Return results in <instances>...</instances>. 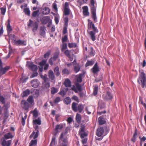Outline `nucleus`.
<instances>
[{
    "label": "nucleus",
    "mask_w": 146,
    "mask_h": 146,
    "mask_svg": "<svg viewBox=\"0 0 146 146\" xmlns=\"http://www.w3.org/2000/svg\"><path fill=\"white\" fill-rule=\"evenodd\" d=\"M46 30V28L44 26L41 27H40V35L44 36L45 34V31Z\"/></svg>",
    "instance_id": "5701e85b"
},
{
    "label": "nucleus",
    "mask_w": 146,
    "mask_h": 146,
    "mask_svg": "<svg viewBox=\"0 0 146 146\" xmlns=\"http://www.w3.org/2000/svg\"><path fill=\"white\" fill-rule=\"evenodd\" d=\"M55 137L53 136L52 138V140L50 144V146H54L55 143Z\"/></svg>",
    "instance_id": "58836bf2"
},
{
    "label": "nucleus",
    "mask_w": 146,
    "mask_h": 146,
    "mask_svg": "<svg viewBox=\"0 0 146 146\" xmlns=\"http://www.w3.org/2000/svg\"><path fill=\"white\" fill-rule=\"evenodd\" d=\"M76 120L78 123H80L81 120V115L77 113L76 116Z\"/></svg>",
    "instance_id": "7c9ffc66"
},
{
    "label": "nucleus",
    "mask_w": 146,
    "mask_h": 146,
    "mask_svg": "<svg viewBox=\"0 0 146 146\" xmlns=\"http://www.w3.org/2000/svg\"><path fill=\"white\" fill-rule=\"evenodd\" d=\"M53 9L55 10L56 11H57V5L55 3H54L53 4Z\"/></svg>",
    "instance_id": "338daca9"
},
{
    "label": "nucleus",
    "mask_w": 146,
    "mask_h": 146,
    "mask_svg": "<svg viewBox=\"0 0 146 146\" xmlns=\"http://www.w3.org/2000/svg\"><path fill=\"white\" fill-rule=\"evenodd\" d=\"M13 136L12 135L11 133H8L5 134L4 136L3 139H11L13 138Z\"/></svg>",
    "instance_id": "412c9836"
},
{
    "label": "nucleus",
    "mask_w": 146,
    "mask_h": 146,
    "mask_svg": "<svg viewBox=\"0 0 146 146\" xmlns=\"http://www.w3.org/2000/svg\"><path fill=\"white\" fill-rule=\"evenodd\" d=\"M59 94L61 95L62 97H64V96L66 95V93L65 92L64 90H62L59 93Z\"/></svg>",
    "instance_id": "052dcab7"
},
{
    "label": "nucleus",
    "mask_w": 146,
    "mask_h": 146,
    "mask_svg": "<svg viewBox=\"0 0 146 146\" xmlns=\"http://www.w3.org/2000/svg\"><path fill=\"white\" fill-rule=\"evenodd\" d=\"M64 53L68 57L70 55V51L68 50H67L65 51L64 50Z\"/></svg>",
    "instance_id": "a18cd8bd"
},
{
    "label": "nucleus",
    "mask_w": 146,
    "mask_h": 146,
    "mask_svg": "<svg viewBox=\"0 0 146 146\" xmlns=\"http://www.w3.org/2000/svg\"><path fill=\"white\" fill-rule=\"evenodd\" d=\"M90 3V7L92 14V17L94 21L95 22H96L97 21L96 14V7L94 5L95 2L94 0H91Z\"/></svg>",
    "instance_id": "f257e3e1"
},
{
    "label": "nucleus",
    "mask_w": 146,
    "mask_h": 146,
    "mask_svg": "<svg viewBox=\"0 0 146 146\" xmlns=\"http://www.w3.org/2000/svg\"><path fill=\"white\" fill-rule=\"evenodd\" d=\"M88 30L92 29L93 30H94L96 31H98L97 28L95 26V25L92 21L90 19H88Z\"/></svg>",
    "instance_id": "6e6552de"
},
{
    "label": "nucleus",
    "mask_w": 146,
    "mask_h": 146,
    "mask_svg": "<svg viewBox=\"0 0 146 146\" xmlns=\"http://www.w3.org/2000/svg\"><path fill=\"white\" fill-rule=\"evenodd\" d=\"M27 100L29 103L31 104H32V103L34 102L33 96H30L28 98Z\"/></svg>",
    "instance_id": "f704fd0d"
},
{
    "label": "nucleus",
    "mask_w": 146,
    "mask_h": 146,
    "mask_svg": "<svg viewBox=\"0 0 146 146\" xmlns=\"http://www.w3.org/2000/svg\"><path fill=\"white\" fill-rule=\"evenodd\" d=\"M68 40V37L67 35H65L62 38V43H66V42Z\"/></svg>",
    "instance_id": "79ce46f5"
},
{
    "label": "nucleus",
    "mask_w": 146,
    "mask_h": 146,
    "mask_svg": "<svg viewBox=\"0 0 146 146\" xmlns=\"http://www.w3.org/2000/svg\"><path fill=\"white\" fill-rule=\"evenodd\" d=\"M59 16H56L54 17V20L56 24H57L59 21Z\"/></svg>",
    "instance_id": "603ef678"
},
{
    "label": "nucleus",
    "mask_w": 146,
    "mask_h": 146,
    "mask_svg": "<svg viewBox=\"0 0 146 146\" xmlns=\"http://www.w3.org/2000/svg\"><path fill=\"white\" fill-rule=\"evenodd\" d=\"M34 139L35 140H32L31 141L29 144V146H36L37 140L35 139Z\"/></svg>",
    "instance_id": "a878e982"
},
{
    "label": "nucleus",
    "mask_w": 146,
    "mask_h": 146,
    "mask_svg": "<svg viewBox=\"0 0 146 146\" xmlns=\"http://www.w3.org/2000/svg\"><path fill=\"white\" fill-rule=\"evenodd\" d=\"M94 63V62L93 60H88L85 64V66L87 67L89 66L92 65Z\"/></svg>",
    "instance_id": "72a5a7b5"
},
{
    "label": "nucleus",
    "mask_w": 146,
    "mask_h": 146,
    "mask_svg": "<svg viewBox=\"0 0 146 146\" xmlns=\"http://www.w3.org/2000/svg\"><path fill=\"white\" fill-rule=\"evenodd\" d=\"M64 13L65 15H69L70 14V9L68 8H64Z\"/></svg>",
    "instance_id": "37998d69"
},
{
    "label": "nucleus",
    "mask_w": 146,
    "mask_h": 146,
    "mask_svg": "<svg viewBox=\"0 0 146 146\" xmlns=\"http://www.w3.org/2000/svg\"><path fill=\"white\" fill-rule=\"evenodd\" d=\"M48 75L49 78L51 80H54L55 79V76L53 71L51 70H49Z\"/></svg>",
    "instance_id": "dca6fc26"
},
{
    "label": "nucleus",
    "mask_w": 146,
    "mask_h": 146,
    "mask_svg": "<svg viewBox=\"0 0 146 146\" xmlns=\"http://www.w3.org/2000/svg\"><path fill=\"white\" fill-rule=\"evenodd\" d=\"M33 123L34 124L36 125L38 124L39 125L41 124V120L40 118H38L37 119H35L33 121Z\"/></svg>",
    "instance_id": "2f4dec72"
},
{
    "label": "nucleus",
    "mask_w": 146,
    "mask_h": 146,
    "mask_svg": "<svg viewBox=\"0 0 146 146\" xmlns=\"http://www.w3.org/2000/svg\"><path fill=\"white\" fill-rule=\"evenodd\" d=\"M8 24L7 26V30L8 34L11 33L12 30V27L11 26L9 20L7 21Z\"/></svg>",
    "instance_id": "f3484780"
},
{
    "label": "nucleus",
    "mask_w": 146,
    "mask_h": 146,
    "mask_svg": "<svg viewBox=\"0 0 146 146\" xmlns=\"http://www.w3.org/2000/svg\"><path fill=\"white\" fill-rule=\"evenodd\" d=\"M0 100L3 104H4L5 103V98L3 97L0 95Z\"/></svg>",
    "instance_id": "5fc2aeb1"
},
{
    "label": "nucleus",
    "mask_w": 146,
    "mask_h": 146,
    "mask_svg": "<svg viewBox=\"0 0 146 146\" xmlns=\"http://www.w3.org/2000/svg\"><path fill=\"white\" fill-rule=\"evenodd\" d=\"M88 33L89 35L92 40L94 41L96 40V34L98 32V30L96 31L94 30H93V31H89L88 30H87Z\"/></svg>",
    "instance_id": "39448f33"
},
{
    "label": "nucleus",
    "mask_w": 146,
    "mask_h": 146,
    "mask_svg": "<svg viewBox=\"0 0 146 146\" xmlns=\"http://www.w3.org/2000/svg\"><path fill=\"white\" fill-rule=\"evenodd\" d=\"M94 54V51L93 50L92 48H91V51L90 52V54L91 56H93Z\"/></svg>",
    "instance_id": "774afa93"
},
{
    "label": "nucleus",
    "mask_w": 146,
    "mask_h": 146,
    "mask_svg": "<svg viewBox=\"0 0 146 146\" xmlns=\"http://www.w3.org/2000/svg\"><path fill=\"white\" fill-rule=\"evenodd\" d=\"M39 82L37 79H34L31 81L32 86L34 88H36L39 85Z\"/></svg>",
    "instance_id": "4468645a"
},
{
    "label": "nucleus",
    "mask_w": 146,
    "mask_h": 146,
    "mask_svg": "<svg viewBox=\"0 0 146 146\" xmlns=\"http://www.w3.org/2000/svg\"><path fill=\"white\" fill-rule=\"evenodd\" d=\"M79 134L82 139L84 138L85 137L87 136V134L85 132L80 133Z\"/></svg>",
    "instance_id": "bf43d9fd"
},
{
    "label": "nucleus",
    "mask_w": 146,
    "mask_h": 146,
    "mask_svg": "<svg viewBox=\"0 0 146 146\" xmlns=\"http://www.w3.org/2000/svg\"><path fill=\"white\" fill-rule=\"evenodd\" d=\"M1 10L2 14L3 15H5L6 11V8L4 7H3L1 8Z\"/></svg>",
    "instance_id": "6e6d98bb"
},
{
    "label": "nucleus",
    "mask_w": 146,
    "mask_h": 146,
    "mask_svg": "<svg viewBox=\"0 0 146 146\" xmlns=\"http://www.w3.org/2000/svg\"><path fill=\"white\" fill-rule=\"evenodd\" d=\"M46 60H43L42 62L39 63V65L40 67H43V66L46 64Z\"/></svg>",
    "instance_id": "09e8293b"
},
{
    "label": "nucleus",
    "mask_w": 146,
    "mask_h": 146,
    "mask_svg": "<svg viewBox=\"0 0 146 146\" xmlns=\"http://www.w3.org/2000/svg\"><path fill=\"white\" fill-rule=\"evenodd\" d=\"M42 23L44 24H46L47 23L48 21H51V19L50 17L48 16H46L43 17L42 19Z\"/></svg>",
    "instance_id": "aec40b11"
},
{
    "label": "nucleus",
    "mask_w": 146,
    "mask_h": 146,
    "mask_svg": "<svg viewBox=\"0 0 146 146\" xmlns=\"http://www.w3.org/2000/svg\"><path fill=\"white\" fill-rule=\"evenodd\" d=\"M77 81L79 82H81L82 81V74H80L79 75L77 76Z\"/></svg>",
    "instance_id": "e433bc0d"
},
{
    "label": "nucleus",
    "mask_w": 146,
    "mask_h": 146,
    "mask_svg": "<svg viewBox=\"0 0 146 146\" xmlns=\"http://www.w3.org/2000/svg\"><path fill=\"white\" fill-rule=\"evenodd\" d=\"M42 12L44 15L48 14L50 12L49 9L47 7H45L42 9Z\"/></svg>",
    "instance_id": "a211bd4d"
},
{
    "label": "nucleus",
    "mask_w": 146,
    "mask_h": 146,
    "mask_svg": "<svg viewBox=\"0 0 146 146\" xmlns=\"http://www.w3.org/2000/svg\"><path fill=\"white\" fill-rule=\"evenodd\" d=\"M50 51L48 50L46 53L44 55V57L46 58L48 57L50 55Z\"/></svg>",
    "instance_id": "680f3d73"
},
{
    "label": "nucleus",
    "mask_w": 146,
    "mask_h": 146,
    "mask_svg": "<svg viewBox=\"0 0 146 146\" xmlns=\"http://www.w3.org/2000/svg\"><path fill=\"white\" fill-rule=\"evenodd\" d=\"M41 77L44 80V83H45L48 80V78L47 77V75H45L44 76L41 75Z\"/></svg>",
    "instance_id": "8fccbe9b"
},
{
    "label": "nucleus",
    "mask_w": 146,
    "mask_h": 146,
    "mask_svg": "<svg viewBox=\"0 0 146 146\" xmlns=\"http://www.w3.org/2000/svg\"><path fill=\"white\" fill-rule=\"evenodd\" d=\"M10 68L9 66H7L4 68H2V64L0 65V76L3 75Z\"/></svg>",
    "instance_id": "0eeeda50"
},
{
    "label": "nucleus",
    "mask_w": 146,
    "mask_h": 146,
    "mask_svg": "<svg viewBox=\"0 0 146 146\" xmlns=\"http://www.w3.org/2000/svg\"><path fill=\"white\" fill-rule=\"evenodd\" d=\"M64 85L66 87H70L71 86V82L69 80L66 79L64 83Z\"/></svg>",
    "instance_id": "b1692460"
},
{
    "label": "nucleus",
    "mask_w": 146,
    "mask_h": 146,
    "mask_svg": "<svg viewBox=\"0 0 146 146\" xmlns=\"http://www.w3.org/2000/svg\"><path fill=\"white\" fill-rule=\"evenodd\" d=\"M62 73L64 74H68L69 73V71L68 70L66 69H65L63 70Z\"/></svg>",
    "instance_id": "69168bd1"
},
{
    "label": "nucleus",
    "mask_w": 146,
    "mask_h": 146,
    "mask_svg": "<svg viewBox=\"0 0 146 146\" xmlns=\"http://www.w3.org/2000/svg\"><path fill=\"white\" fill-rule=\"evenodd\" d=\"M58 91V89L54 87H52L51 89V93L52 94H54L57 93Z\"/></svg>",
    "instance_id": "c9c22d12"
},
{
    "label": "nucleus",
    "mask_w": 146,
    "mask_h": 146,
    "mask_svg": "<svg viewBox=\"0 0 146 146\" xmlns=\"http://www.w3.org/2000/svg\"><path fill=\"white\" fill-rule=\"evenodd\" d=\"M12 36L13 38V41L14 44H15L16 45H25V42L24 41L20 40H16L15 39H14L15 38V36L14 35H12Z\"/></svg>",
    "instance_id": "1a4fd4ad"
},
{
    "label": "nucleus",
    "mask_w": 146,
    "mask_h": 146,
    "mask_svg": "<svg viewBox=\"0 0 146 146\" xmlns=\"http://www.w3.org/2000/svg\"><path fill=\"white\" fill-rule=\"evenodd\" d=\"M58 53H55L54 54L53 57H52L53 60L55 61L56 60L58 57Z\"/></svg>",
    "instance_id": "864d4df0"
},
{
    "label": "nucleus",
    "mask_w": 146,
    "mask_h": 146,
    "mask_svg": "<svg viewBox=\"0 0 146 146\" xmlns=\"http://www.w3.org/2000/svg\"><path fill=\"white\" fill-rule=\"evenodd\" d=\"M98 122L100 125H102L104 124L105 123V121L104 119L102 117H100L98 119Z\"/></svg>",
    "instance_id": "c85d7f7f"
},
{
    "label": "nucleus",
    "mask_w": 146,
    "mask_h": 146,
    "mask_svg": "<svg viewBox=\"0 0 146 146\" xmlns=\"http://www.w3.org/2000/svg\"><path fill=\"white\" fill-rule=\"evenodd\" d=\"M104 98L107 100H110L112 99L113 98V96L112 94L110 92H107L106 94L103 96Z\"/></svg>",
    "instance_id": "f8f14e48"
},
{
    "label": "nucleus",
    "mask_w": 146,
    "mask_h": 146,
    "mask_svg": "<svg viewBox=\"0 0 146 146\" xmlns=\"http://www.w3.org/2000/svg\"><path fill=\"white\" fill-rule=\"evenodd\" d=\"M63 127V126L62 124L57 125L56 126L55 129L56 134H57V133L59 132Z\"/></svg>",
    "instance_id": "6ab92c4d"
},
{
    "label": "nucleus",
    "mask_w": 146,
    "mask_h": 146,
    "mask_svg": "<svg viewBox=\"0 0 146 146\" xmlns=\"http://www.w3.org/2000/svg\"><path fill=\"white\" fill-rule=\"evenodd\" d=\"M24 12L25 14L29 16L30 15V11L29 8H25L24 9Z\"/></svg>",
    "instance_id": "de8ad7c7"
},
{
    "label": "nucleus",
    "mask_w": 146,
    "mask_h": 146,
    "mask_svg": "<svg viewBox=\"0 0 146 146\" xmlns=\"http://www.w3.org/2000/svg\"><path fill=\"white\" fill-rule=\"evenodd\" d=\"M80 69V67L78 65L75 66H74V70L76 72H78Z\"/></svg>",
    "instance_id": "3c124183"
},
{
    "label": "nucleus",
    "mask_w": 146,
    "mask_h": 146,
    "mask_svg": "<svg viewBox=\"0 0 146 146\" xmlns=\"http://www.w3.org/2000/svg\"><path fill=\"white\" fill-rule=\"evenodd\" d=\"M85 132V127L83 125L82 126L79 131V133Z\"/></svg>",
    "instance_id": "13d9d810"
},
{
    "label": "nucleus",
    "mask_w": 146,
    "mask_h": 146,
    "mask_svg": "<svg viewBox=\"0 0 146 146\" xmlns=\"http://www.w3.org/2000/svg\"><path fill=\"white\" fill-rule=\"evenodd\" d=\"M64 102L65 104L68 105L71 103V100L69 97H67L64 99Z\"/></svg>",
    "instance_id": "393cba45"
},
{
    "label": "nucleus",
    "mask_w": 146,
    "mask_h": 146,
    "mask_svg": "<svg viewBox=\"0 0 146 146\" xmlns=\"http://www.w3.org/2000/svg\"><path fill=\"white\" fill-rule=\"evenodd\" d=\"M11 140H6V139H3L1 140V145L3 146H10L11 143Z\"/></svg>",
    "instance_id": "9b49d317"
},
{
    "label": "nucleus",
    "mask_w": 146,
    "mask_h": 146,
    "mask_svg": "<svg viewBox=\"0 0 146 146\" xmlns=\"http://www.w3.org/2000/svg\"><path fill=\"white\" fill-rule=\"evenodd\" d=\"M83 14L86 16H89V13L88 11V9L87 7L85 6L83 7Z\"/></svg>",
    "instance_id": "4be33fe9"
},
{
    "label": "nucleus",
    "mask_w": 146,
    "mask_h": 146,
    "mask_svg": "<svg viewBox=\"0 0 146 146\" xmlns=\"http://www.w3.org/2000/svg\"><path fill=\"white\" fill-rule=\"evenodd\" d=\"M104 132V129L103 127H98L96 131V134L97 136L98 137H101L103 134Z\"/></svg>",
    "instance_id": "ddd939ff"
},
{
    "label": "nucleus",
    "mask_w": 146,
    "mask_h": 146,
    "mask_svg": "<svg viewBox=\"0 0 146 146\" xmlns=\"http://www.w3.org/2000/svg\"><path fill=\"white\" fill-rule=\"evenodd\" d=\"M38 125H35V131H34L32 133L30 136L29 138L30 139L32 138L35 135L33 139H36L38 136L39 135V130L38 129Z\"/></svg>",
    "instance_id": "20e7f679"
},
{
    "label": "nucleus",
    "mask_w": 146,
    "mask_h": 146,
    "mask_svg": "<svg viewBox=\"0 0 146 146\" xmlns=\"http://www.w3.org/2000/svg\"><path fill=\"white\" fill-rule=\"evenodd\" d=\"M29 23L28 24L29 27H33V32H36L38 28V24L36 22H33L30 19Z\"/></svg>",
    "instance_id": "7ed1b4c3"
},
{
    "label": "nucleus",
    "mask_w": 146,
    "mask_h": 146,
    "mask_svg": "<svg viewBox=\"0 0 146 146\" xmlns=\"http://www.w3.org/2000/svg\"><path fill=\"white\" fill-rule=\"evenodd\" d=\"M76 43H70L68 44V46L70 48H72L73 47H76Z\"/></svg>",
    "instance_id": "c03bdc74"
},
{
    "label": "nucleus",
    "mask_w": 146,
    "mask_h": 146,
    "mask_svg": "<svg viewBox=\"0 0 146 146\" xmlns=\"http://www.w3.org/2000/svg\"><path fill=\"white\" fill-rule=\"evenodd\" d=\"M30 92V91L29 89H27L26 90L23 92L22 97H24L28 96Z\"/></svg>",
    "instance_id": "bb28decb"
},
{
    "label": "nucleus",
    "mask_w": 146,
    "mask_h": 146,
    "mask_svg": "<svg viewBox=\"0 0 146 146\" xmlns=\"http://www.w3.org/2000/svg\"><path fill=\"white\" fill-rule=\"evenodd\" d=\"M72 99L75 101H76V102H79V100L78 97L76 96H74L72 97Z\"/></svg>",
    "instance_id": "0e129e2a"
},
{
    "label": "nucleus",
    "mask_w": 146,
    "mask_h": 146,
    "mask_svg": "<svg viewBox=\"0 0 146 146\" xmlns=\"http://www.w3.org/2000/svg\"><path fill=\"white\" fill-rule=\"evenodd\" d=\"M33 116L35 117H36L38 116V111L36 108H35L33 111Z\"/></svg>",
    "instance_id": "49530a36"
},
{
    "label": "nucleus",
    "mask_w": 146,
    "mask_h": 146,
    "mask_svg": "<svg viewBox=\"0 0 146 146\" xmlns=\"http://www.w3.org/2000/svg\"><path fill=\"white\" fill-rule=\"evenodd\" d=\"M61 45L62 51L64 52L65 50L67 48V44L66 43H62V44Z\"/></svg>",
    "instance_id": "473e14b6"
},
{
    "label": "nucleus",
    "mask_w": 146,
    "mask_h": 146,
    "mask_svg": "<svg viewBox=\"0 0 146 146\" xmlns=\"http://www.w3.org/2000/svg\"><path fill=\"white\" fill-rule=\"evenodd\" d=\"M54 71L56 76H58L60 74L59 67L58 66L56 67L54 69Z\"/></svg>",
    "instance_id": "c756f323"
},
{
    "label": "nucleus",
    "mask_w": 146,
    "mask_h": 146,
    "mask_svg": "<svg viewBox=\"0 0 146 146\" xmlns=\"http://www.w3.org/2000/svg\"><path fill=\"white\" fill-rule=\"evenodd\" d=\"M39 10H37L36 11L34 12L32 14V16L34 17H36L37 16V14L39 13Z\"/></svg>",
    "instance_id": "e2e57ef3"
},
{
    "label": "nucleus",
    "mask_w": 146,
    "mask_h": 146,
    "mask_svg": "<svg viewBox=\"0 0 146 146\" xmlns=\"http://www.w3.org/2000/svg\"><path fill=\"white\" fill-rule=\"evenodd\" d=\"M77 105V104L74 102H73L72 104V108L73 111L75 112H76L78 111Z\"/></svg>",
    "instance_id": "cd10ccee"
},
{
    "label": "nucleus",
    "mask_w": 146,
    "mask_h": 146,
    "mask_svg": "<svg viewBox=\"0 0 146 146\" xmlns=\"http://www.w3.org/2000/svg\"><path fill=\"white\" fill-rule=\"evenodd\" d=\"M84 108V107L82 105L79 104L78 105L77 110L79 112L81 113Z\"/></svg>",
    "instance_id": "4c0bfd02"
},
{
    "label": "nucleus",
    "mask_w": 146,
    "mask_h": 146,
    "mask_svg": "<svg viewBox=\"0 0 146 146\" xmlns=\"http://www.w3.org/2000/svg\"><path fill=\"white\" fill-rule=\"evenodd\" d=\"M98 86H95L94 88L93 91V94L94 95H96L98 93Z\"/></svg>",
    "instance_id": "ea45409f"
},
{
    "label": "nucleus",
    "mask_w": 146,
    "mask_h": 146,
    "mask_svg": "<svg viewBox=\"0 0 146 146\" xmlns=\"http://www.w3.org/2000/svg\"><path fill=\"white\" fill-rule=\"evenodd\" d=\"M21 105L23 109L25 110L28 109L29 106V104L28 102L25 100L22 101L21 102Z\"/></svg>",
    "instance_id": "9d476101"
},
{
    "label": "nucleus",
    "mask_w": 146,
    "mask_h": 146,
    "mask_svg": "<svg viewBox=\"0 0 146 146\" xmlns=\"http://www.w3.org/2000/svg\"><path fill=\"white\" fill-rule=\"evenodd\" d=\"M76 86L77 89L79 91L81 92L82 91V86L79 84L77 83L76 84Z\"/></svg>",
    "instance_id": "a19ab883"
},
{
    "label": "nucleus",
    "mask_w": 146,
    "mask_h": 146,
    "mask_svg": "<svg viewBox=\"0 0 146 146\" xmlns=\"http://www.w3.org/2000/svg\"><path fill=\"white\" fill-rule=\"evenodd\" d=\"M27 66L33 71H36L38 69L37 66L34 64L32 62H27Z\"/></svg>",
    "instance_id": "423d86ee"
},
{
    "label": "nucleus",
    "mask_w": 146,
    "mask_h": 146,
    "mask_svg": "<svg viewBox=\"0 0 146 146\" xmlns=\"http://www.w3.org/2000/svg\"><path fill=\"white\" fill-rule=\"evenodd\" d=\"M93 72L95 74L99 71L98 63L96 62L92 69Z\"/></svg>",
    "instance_id": "2eb2a0df"
},
{
    "label": "nucleus",
    "mask_w": 146,
    "mask_h": 146,
    "mask_svg": "<svg viewBox=\"0 0 146 146\" xmlns=\"http://www.w3.org/2000/svg\"><path fill=\"white\" fill-rule=\"evenodd\" d=\"M145 74L143 72H142L140 75L139 78L138 79L137 82L142 86V87L144 88L146 87V78Z\"/></svg>",
    "instance_id": "f03ea898"
},
{
    "label": "nucleus",
    "mask_w": 146,
    "mask_h": 146,
    "mask_svg": "<svg viewBox=\"0 0 146 146\" xmlns=\"http://www.w3.org/2000/svg\"><path fill=\"white\" fill-rule=\"evenodd\" d=\"M60 101V98L58 97L56 98L54 100V103H57Z\"/></svg>",
    "instance_id": "4d7b16f0"
}]
</instances>
